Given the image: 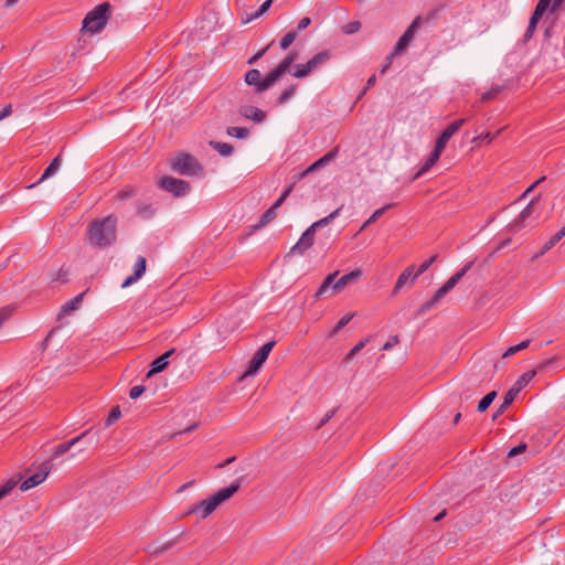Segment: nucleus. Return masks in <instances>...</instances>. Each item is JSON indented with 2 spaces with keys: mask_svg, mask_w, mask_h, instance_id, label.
<instances>
[{
  "mask_svg": "<svg viewBox=\"0 0 565 565\" xmlns=\"http://www.w3.org/2000/svg\"><path fill=\"white\" fill-rule=\"evenodd\" d=\"M174 353V349H171L160 356H158L152 363L147 377L152 376L156 373L162 372L169 364L168 359Z\"/></svg>",
  "mask_w": 565,
  "mask_h": 565,
  "instance_id": "5701e85b",
  "label": "nucleus"
},
{
  "mask_svg": "<svg viewBox=\"0 0 565 565\" xmlns=\"http://www.w3.org/2000/svg\"><path fill=\"white\" fill-rule=\"evenodd\" d=\"M525 450H526V445H525V444H520V445H518V446L513 447V448L509 451L508 457H510V458H511V457H515V456H518V455H520V454L524 452Z\"/></svg>",
  "mask_w": 565,
  "mask_h": 565,
  "instance_id": "13d9d810",
  "label": "nucleus"
},
{
  "mask_svg": "<svg viewBox=\"0 0 565 565\" xmlns=\"http://www.w3.org/2000/svg\"><path fill=\"white\" fill-rule=\"evenodd\" d=\"M226 134L231 137L244 139L249 135V130L244 127H228Z\"/></svg>",
  "mask_w": 565,
  "mask_h": 565,
  "instance_id": "58836bf2",
  "label": "nucleus"
},
{
  "mask_svg": "<svg viewBox=\"0 0 565 565\" xmlns=\"http://www.w3.org/2000/svg\"><path fill=\"white\" fill-rule=\"evenodd\" d=\"M536 371L531 370L523 373L513 386L505 393L504 398L500 407L493 414L492 419L495 420L499 416H501L505 409L514 402L518 394L527 385V383L535 376Z\"/></svg>",
  "mask_w": 565,
  "mask_h": 565,
  "instance_id": "1a4fd4ad",
  "label": "nucleus"
},
{
  "mask_svg": "<svg viewBox=\"0 0 565 565\" xmlns=\"http://www.w3.org/2000/svg\"><path fill=\"white\" fill-rule=\"evenodd\" d=\"M146 267H147L146 258L143 256H139L134 266V274L125 279V281L121 284V287L126 288V287L135 284L136 281H138L146 273Z\"/></svg>",
  "mask_w": 565,
  "mask_h": 565,
  "instance_id": "f3484780",
  "label": "nucleus"
},
{
  "mask_svg": "<svg viewBox=\"0 0 565 565\" xmlns=\"http://www.w3.org/2000/svg\"><path fill=\"white\" fill-rule=\"evenodd\" d=\"M331 57V54L329 51H321L318 54H316L312 58H310L306 64L297 65L296 72L294 73V76L297 78H303L308 76L313 71L321 67L323 64H326Z\"/></svg>",
  "mask_w": 565,
  "mask_h": 565,
  "instance_id": "f8f14e48",
  "label": "nucleus"
},
{
  "mask_svg": "<svg viewBox=\"0 0 565 565\" xmlns=\"http://www.w3.org/2000/svg\"><path fill=\"white\" fill-rule=\"evenodd\" d=\"M564 0H540L532 13L524 35H533L537 22L543 18L544 21H547L559 10Z\"/></svg>",
  "mask_w": 565,
  "mask_h": 565,
  "instance_id": "0eeeda50",
  "label": "nucleus"
},
{
  "mask_svg": "<svg viewBox=\"0 0 565 565\" xmlns=\"http://www.w3.org/2000/svg\"><path fill=\"white\" fill-rule=\"evenodd\" d=\"M238 113L242 117L250 119L256 124L263 122L266 118V114L262 109L250 105L241 106Z\"/></svg>",
  "mask_w": 565,
  "mask_h": 565,
  "instance_id": "aec40b11",
  "label": "nucleus"
},
{
  "mask_svg": "<svg viewBox=\"0 0 565 565\" xmlns=\"http://www.w3.org/2000/svg\"><path fill=\"white\" fill-rule=\"evenodd\" d=\"M335 414V409L329 411L323 418L320 420V423L317 425L316 429H320L323 425H326Z\"/></svg>",
  "mask_w": 565,
  "mask_h": 565,
  "instance_id": "bf43d9fd",
  "label": "nucleus"
},
{
  "mask_svg": "<svg viewBox=\"0 0 565 565\" xmlns=\"http://www.w3.org/2000/svg\"><path fill=\"white\" fill-rule=\"evenodd\" d=\"M121 416V412L119 409V406H115L111 408L106 422H105V425L107 427L111 426L116 420H118Z\"/></svg>",
  "mask_w": 565,
  "mask_h": 565,
  "instance_id": "de8ad7c7",
  "label": "nucleus"
},
{
  "mask_svg": "<svg viewBox=\"0 0 565 565\" xmlns=\"http://www.w3.org/2000/svg\"><path fill=\"white\" fill-rule=\"evenodd\" d=\"M564 0H540L532 13L524 35H533L537 22L543 18L544 21H547L559 10Z\"/></svg>",
  "mask_w": 565,
  "mask_h": 565,
  "instance_id": "6e6552de",
  "label": "nucleus"
},
{
  "mask_svg": "<svg viewBox=\"0 0 565 565\" xmlns=\"http://www.w3.org/2000/svg\"><path fill=\"white\" fill-rule=\"evenodd\" d=\"M436 17V12H429L427 15L422 17L418 15L411 25L405 30V32L402 35H414L415 32H417L420 28V25L426 24L429 25L434 22Z\"/></svg>",
  "mask_w": 565,
  "mask_h": 565,
  "instance_id": "4be33fe9",
  "label": "nucleus"
},
{
  "mask_svg": "<svg viewBox=\"0 0 565 565\" xmlns=\"http://www.w3.org/2000/svg\"><path fill=\"white\" fill-rule=\"evenodd\" d=\"M473 262L467 263L459 271L452 275L436 292L435 295L427 301L420 305L418 308L417 315H423L428 310L433 309L440 301L443 297H445L454 287L459 282V280L467 274V271L471 268Z\"/></svg>",
  "mask_w": 565,
  "mask_h": 565,
  "instance_id": "39448f33",
  "label": "nucleus"
},
{
  "mask_svg": "<svg viewBox=\"0 0 565 565\" xmlns=\"http://www.w3.org/2000/svg\"><path fill=\"white\" fill-rule=\"evenodd\" d=\"M542 194L539 193L536 196H534L530 202L529 204L521 211V213L519 214V216L513 221V223L511 224V227L513 230H520L523 227V223L524 221L531 216V214L533 213V210H534V205L539 202V200L541 199Z\"/></svg>",
  "mask_w": 565,
  "mask_h": 565,
  "instance_id": "a211bd4d",
  "label": "nucleus"
},
{
  "mask_svg": "<svg viewBox=\"0 0 565 565\" xmlns=\"http://www.w3.org/2000/svg\"><path fill=\"white\" fill-rule=\"evenodd\" d=\"M70 274V270L65 267H61L56 275V280H61L63 282L67 281V276Z\"/></svg>",
  "mask_w": 565,
  "mask_h": 565,
  "instance_id": "052dcab7",
  "label": "nucleus"
},
{
  "mask_svg": "<svg viewBox=\"0 0 565 565\" xmlns=\"http://www.w3.org/2000/svg\"><path fill=\"white\" fill-rule=\"evenodd\" d=\"M311 23V20L310 18L308 17H305L302 18L299 22H298V25H297V30L298 32H301L303 31L307 26H309V24Z\"/></svg>",
  "mask_w": 565,
  "mask_h": 565,
  "instance_id": "680f3d73",
  "label": "nucleus"
},
{
  "mask_svg": "<svg viewBox=\"0 0 565 565\" xmlns=\"http://www.w3.org/2000/svg\"><path fill=\"white\" fill-rule=\"evenodd\" d=\"M394 57H395V56H393L392 54H390V55H387V56H386V58H385V63H384V65H383V66L381 67V70H380V73H381V74H384V73H386V72H387V70H388V68L391 67V65H392V61H393V58H394Z\"/></svg>",
  "mask_w": 565,
  "mask_h": 565,
  "instance_id": "0e129e2a",
  "label": "nucleus"
},
{
  "mask_svg": "<svg viewBox=\"0 0 565 565\" xmlns=\"http://www.w3.org/2000/svg\"><path fill=\"white\" fill-rule=\"evenodd\" d=\"M92 433V429H87L85 430L84 433H82L79 436H76L74 438H72L71 440L66 441V443H63V444H60L58 446H56V448L54 449V452H53V459L54 458H57L62 455H64L65 452H67L72 447H74L75 445H77L78 443L81 441H85L86 444H89V435Z\"/></svg>",
  "mask_w": 565,
  "mask_h": 565,
  "instance_id": "2eb2a0df",
  "label": "nucleus"
},
{
  "mask_svg": "<svg viewBox=\"0 0 565 565\" xmlns=\"http://www.w3.org/2000/svg\"><path fill=\"white\" fill-rule=\"evenodd\" d=\"M398 343V337L393 335L390 338V340L383 345L382 350L387 351L391 350L395 344Z\"/></svg>",
  "mask_w": 565,
  "mask_h": 565,
  "instance_id": "e2e57ef3",
  "label": "nucleus"
},
{
  "mask_svg": "<svg viewBox=\"0 0 565 565\" xmlns=\"http://www.w3.org/2000/svg\"><path fill=\"white\" fill-rule=\"evenodd\" d=\"M241 480L242 479L235 480L232 484H230L226 488L220 489L216 493L212 495L217 505L232 498L238 491V489L241 488Z\"/></svg>",
  "mask_w": 565,
  "mask_h": 565,
  "instance_id": "6ab92c4d",
  "label": "nucleus"
},
{
  "mask_svg": "<svg viewBox=\"0 0 565 565\" xmlns=\"http://www.w3.org/2000/svg\"><path fill=\"white\" fill-rule=\"evenodd\" d=\"M495 397H497L495 391H491L484 397H482V399L478 404V408H477L478 412L483 413L484 411H487Z\"/></svg>",
  "mask_w": 565,
  "mask_h": 565,
  "instance_id": "e433bc0d",
  "label": "nucleus"
},
{
  "mask_svg": "<svg viewBox=\"0 0 565 565\" xmlns=\"http://www.w3.org/2000/svg\"><path fill=\"white\" fill-rule=\"evenodd\" d=\"M143 392H145V386H142V385L132 386L129 392V397L132 399H137L138 397H140L142 395Z\"/></svg>",
  "mask_w": 565,
  "mask_h": 565,
  "instance_id": "6e6d98bb",
  "label": "nucleus"
},
{
  "mask_svg": "<svg viewBox=\"0 0 565 565\" xmlns=\"http://www.w3.org/2000/svg\"><path fill=\"white\" fill-rule=\"evenodd\" d=\"M435 164L427 158L418 171L414 174L413 180H417L427 173Z\"/></svg>",
  "mask_w": 565,
  "mask_h": 565,
  "instance_id": "09e8293b",
  "label": "nucleus"
},
{
  "mask_svg": "<svg viewBox=\"0 0 565 565\" xmlns=\"http://www.w3.org/2000/svg\"><path fill=\"white\" fill-rule=\"evenodd\" d=\"M223 24L218 23V14L213 10L204 11L195 23L194 33L196 35H209L222 30Z\"/></svg>",
  "mask_w": 565,
  "mask_h": 565,
  "instance_id": "9d476101",
  "label": "nucleus"
},
{
  "mask_svg": "<svg viewBox=\"0 0 565 565\" xmlns=\"http://www.w3.org/2000/svg\"><path fill=\"white\" fill-rule=\"evenodd\" d=\"M465 124V119H459L451 122L438 137L436 140V145L445 148L449 139L460 129V127Z\"/></svg>",
  "mask_w": 565,
  "mask_h": 565,
  "instance_id": "412c9836",
  "label": "nucleus"
},
{
  "mask_svg": "<svg viewBox=\"0 0 565 565\" xmlns=\"http://www.w3.org/2000/svg\"><path fill=\"white\" fill-rule=\"evenodd\" d=\"M415 275V265H411L398 276L397 281L394 286V294H397L407 282L409 278L413 279Z\"/></svg>",
  "mask_w": 565,
  "mask_h": 565,
  "instance_id": "cd10ccee",
  "label": "nucleus"
},
{
  "mask_svg": "<svg viewBox=\"0 0 565 565\" xmlns=\"http://www.w3.org/2000/svg\"><path fill=\"white\" fill-rule=\"evenodd\" d=\"M295 186V182H292L284 192L282 194L279 196V199L270 206L271 209H274L275 211H277L278 207L281 206V204L286 201V199L289 196V194L291 193L292 189Z\"/></svg>",
  "mask_w": 565,
  "mask_h": 565,
  "instance_id": "a18cd8bd",
  "label": "nucleus"
},
{
  "mask_svg": "<svg viewBox=\"0 0 565 565\" xmlns=\"http://www.w3.org/2000/svg\"><path fill=\"white\" fill-rule=\"evenodd\" d=\"M361 30V23L359 21H352L342 26V32L345 35H352L358 33Z\"/></svg>",
  "mask_w": 565,
  "mask_h": 565,
  "instance_id": "79ce46f5",
  "label": "nucleus"
},
{
  "mask_svg": "<svg viewBox=\"0 0 565 565\" xmlns=\"http://www.w3.org/2000/svg\"><path fill=\"white\" fill-rule=\"evenodd\" d=\"M445 148L443 147H439L438 145L435 143V147H434V150L431 151V153L428 156V159L434 163L436 164L437 161L439 160L443 151H444Z\"/></svg>",
  "mask_w": 565,
  "mask_h": 565,
  "instance_id": "864d4df0",
  "label": "nucleus"
},
{
  "mask_svg": "<svg viewBox=\"0 0 565 565\" xmlns=\"http://www.w3.org/2000/svg\"><path fill=\"white\" fill-rule=\"evenodd\" d=\"M277 216V211H275L274 209L269 207L268 210H266L260 218H259V222L254 226V228L256 230H259L264 226H266L268 223H270L275 217Z\"/></svg>",
  "mask_w": 565,
  "mask_h": 565,
  "instance_id": "72a5a7b5",
  "label": "nucleus"
},
{
  "mask_svg": "<svg viewBox=\"0 0 565 565\" xmlns=\"http://www.w3.org/2000/svg\"><path fill=\"white\" fill-rule=\"evenodd\" d=\"M267 358L268 356L258 349L249 361L248 370L245 375H253L257 373Z\"/></svg>",
  "mask_w": 565,
  "mask_h": 565,
  "instance_id": "a878e982",
  "label": "nucleus"
},
{
  "mask_svg": "<svg viewBox=\"0 0 565 565\" xmlns=\"http://www.w3.org/2000/svg\"><path fill=\"white\" fill-rule=\"evenodd\" d=\"M362 275L360 269H354L349 274L343 275L333 284V292L337 294L341 291L347 285L356 281Z\"/></svg>",
  "mask_w": 565,
  "mask_h": 565,
  "instance_id": "b1692460",
  "label": "nucleus"
},
{
  "mask_svg": "<svg viewBox=\"0 0 565 565\" xmlns=\"http://www.w3.org/2000/svg\"><path fill=\"white\" fill-rule=\"evenodd\" d=\"M12 114V106L9 104L7 105L3 110L0 111V121L4 118L9 117Z\"/></svg>",
  "mask_w": 565,
  "mask_h": 565,
  "instance_id": "774afa93",
  "label": "nucleus"
},
{
  "mask_svg": "<svg viewBox=\"0 0 565 565\" xmlns=\"http://www.w3.org/2000/svg\"><path fill=\"white\" fill-rule=\"evenodd\" d=\"M473 262L467 263L459 271L452 275L436 292L435 295L427 301L420 305L418 308L417 315H423L428 310L433 309L440 301L443 297H445L454 287L459 282V280L467 274V271L471 268Z\"/></svg>",
  "mask_w": 565,
  "mask_h": 565,
  "instance_id": "20e7f679",
  "label": "nucleus"
},
{
  "mask_svg": "<svg viewBox=\"0 0 565 565\" xmlns=\"http://www.w3.org/2000/svg\"><path fill=\"white\" fill-rule=\"evenodd\" d=\"M18 484V481L14 479L8 480L4 484L0 487V500L8 495Z\"/></svg>",
  "mask_w": 565,
  "mask_h": 565,
  "instance_id": "37998d69",
  "label": "nucleus"
},
{
  "mask_svg": "<svg viewBox=\"0 0 565 565\" xmlns=\"http://www.w3.org/2000/svg\"><path fill=\"white\" fill-rule=\"evenodd\" d=\"M546 179V177H541L539 180H536L534 183H532L524 192L523 194L520 196V200L526 198L531 192L534 191V189L541 183L543 182L544 180Z\"/></svg>",
  "mask_w": 565,
  "mask_h": 565,
  "instance_id": "4d7b16f0",
  "label": "nucleus"
},
{
  "mask_svg": "<svg viewBox=\"0 0 565 565\" xmlns=\"http://www.w3.org/2000/svg\"><path fill=\"white\" fill-rule=\"evenodd\" d=\"M338 275V271L335 273H332V274H329L324 280L322 281V284L320 285V287L318 288L316 295H315V298H320L329 288L330 286L333 287V284L335 282L334 279Z\"/></svg>",
  "mask_w": 565,
  "mask_h": 565,
  "instance_id": "473e14b6",
  "label": "nucleus"
},
{
  "mask_svg": "<svg viewBox=\"0 0 565 565\" xmlns=\"http://www.w3.org/2000/svg\"><path fill=\"white\" fill-rule=\"evenodd\" d=\"M296 38H281V41L279 43L280 47L282 50H287L294 42Z\"/></svg>",
  "mask_w": 565,
  "mask_h": 565,
  "instance_id": "338daca9",
  "label": "nucleus"
},
{
  "mask_svg": "<svg viewBox=\"0 0 565 565\" xmlns=\"http://www.w3.org/2000/svg\"><path fill=\"white\" fill-rule=\"evenodd\" d=\"M111 6L103 2L90 10L82 22V30L89 33L102 32L110 17Z\"/></svg>",
  "mask_w": 565,
  "mask_h": 565,
  "instance_id": "7ed1b4c3",
  "label": "nucleus"
},
{
  "mask_svg": "<svg viewBox=\"0 0 565 565\" xmlns=\"http://www.w3.org/2000/svg\"><path fill=\"white\" fill-rule=\"evenodd\" d=\"M52 466H53V463H52L51 460L42 462L38 467V470L34 473L30 475L21 483L20 490L21 491H26V490H30V489L39 486L40 483H42L46 479V477L49 476Z\"/></svg>",
  "mask_w": 565,
  "mask_h": 565,
  "instance_id": "ddd939ff",
  "label": "nucleus"
},
{
  "mask_svg": "<svg viewBox=\"0 0 565 565\" xmlns=\"http://www.w3.org/2000/svg\"><path fill=\"white\" fill-rule=\"evenodd\" d=\"M271 6V0H266L262 3V6L252 13H246L245 15H242L241 22L242 24H246L250 22L253 19H256L264 14Z\"/></svg>",
  "mask_w": 565,
  "mask_h": 565,
  "instance_id": "c85d7f7f",
  "label": "nucleus"
},
{
  "mask_svg": "<svg viewBox=\"0 0 565 565\" xmlns=\"http://www.w3.org/2000/svg\"><path fill=\"white\" fill-rule=\"evenodd\" d=\"M315 234L310 227H308L298 239V242L291 247V254L303 255L315 243Z\"/></svg>",
  "mask_w": 565,
  "mask_h": 565,
  "instance_id": "dca6fc26",
  "label": "nucleus"
},
{
  "mask_svg": "<svg viewBox=\"0 0 565 565\" xmlns=\"http://www.w3.org/2000/svg\"><path fill=\"white\" fill-rule=\"evenodd\" d=\"M341 209L342 207H338L337 210H334L332 213H330L328 216L315 222L313 224H311L309 227L316 232L317 228H321V227H324L327 226L328 224H330L335 217L339 216L340 212H341Z\"/></svg>",
  "mask_w": 565,
  "mask_h": 565,
  "instance_id": "2f4dec72",
  "label": "nucleus"
},
{
  "mask_svg": "<svg viewBox=\"0 0 565 565\" xmlns=\"http://www.w3.org/2000/svg\"><path fill=\"white\" fill-rule=\"evenodd\" d=\"M412 39L413 38H399L397 44L395 45V47L391 54L393 56H396V55L401 54L402 52H404L409 46Z\"/></svg>",
  "mask_w": 565,
  "mask_h": 565,
  "instance_id": "a19ab883",
  "label": "nucleus"
},
{
  "mask_svg": "<svg viewBox=\"0 0 565 565\" xmlns=\"http://www.w3.org/2000/svg\"><path fill=\"white\" fill-rule=\"evenodd\" d=\"M392 206H393V204H386V205L382 206L381 209H377L376 211H374L373 214L369 217V223L376 222L385 213V211H387Z\"/></svg>",
  "mask_w": 565,
  "mask_h": 565,
  "instance_id": "8fccbe9b",
  "label": "nucleus"
},
{
  "mask_svg": "<svg viewBox=\"0 0 565 565\" xmlns=\"http://www.w3.org/2000/svg\"><path fill=\"white\" fill-rule=\"evenodd\" d=\"M500 134V130H497L495 134L487 132L481 134L478 137L473 139L475 142L481 143L483 141L491 142L498 135Z\"/></svg>",
  "mask_w": 565,
  "mask_h": 565,
  "instance_id": "3c124183",
  "label": "nucleus"
},
{
  "mask_svg": "<svg viewBox=\"0 0 565 565\" xmlns=\"http://www.w3.org/2000/svg\"><path fill=\"white\" fill-rule=\"evenodd\" d=\"M438 255L435 254L433 255L430 258H428L427 260H425L419 267L418 269L416 270L413 279H412V284H414L417 279L418 276H420L422 274H424L437 259Z\"/></svg>",
  "mask_w": 565,
  "mask_h": 565,
  "instance_id": "4c0bfd02",
  "label": "nucleus"
},
{
  "mask_svg": "<svg viewBox=\"0 0 565 565\" xmlns=\"http://www.w3.org/2000/svg\"><path fill=\"white\" fill-rule=\"evenodd\" d=\"M60 167H61V158H60V156H57L56 158H54L52 160V162L49 164V167L44 170V172L41 175V178L39 179V181L36 183L29 185L28 188L31 189V188L35 186L36 184L43 182L44 180L49 179L50 177H52L53 174L56 173V171L60 169Z\"/></svg>",
  "mask_w": 565,
  "mask_h": 565,
  "instance_id": "bb28decb",
  "label": "nucleus"
},
{
  "mask_svg": "<svg viewBox=\"0 0 565 565\" xmlns=\"http://www.w3.org/2000/svg\"><path fill=\"white\" fill-rule=\"evenodd\" d=\"M503 89V86H493L489 90L484 92L481 96L482 102H489L493 99L498 94H500Z\"/></svg>",
  "mask_w": 565,
  "mask_h": 565,
  "instance_id": "c03bdc74",
  "label": "nucleus"
},
{
  "mask_svg": "<svg viewBox=\"0 0 565 565\" xmlns=\"http://www.w3.org/2000/svg\"><path fill=\"white\" fill-rule=\"evenodd\" d=\"M138 188L135 185H126L115 194L114 199L120 202L127 201L135 198L138 194Z\"/></svg>",
  "mask_w": 565,
  "mask_h": 565,
  "instance_id": "c756f323",
  "label": "nucleus"
},
{
  "mask_svg": "<svg viewBox=\"0 0 565 565\" xmlns=\"http://www.w3.org/2000/svg\"><path fill=\"white\" fill-rule=\"evenodd\" d=\"M370 341L369 338L366 339H363L361 340L360 342H358L350 351L349 353L345 355L344 358V361L345 362H349L351 361L365 345L366 343Z\"/></svg>",
  "mask_w": 565,
  "mask_h": 565,
  "instance_id": "ea45409f",
  "label": "nucleus"
},
{
  "mask_svg": "<svg viewBox=\"0 0 565 565\" xmlns=\"http://www.w3.org/2000/svg\"><path fill=\"white\" fill-rule=\"evenodd\" d=\"M354 317V313L353 312H349L347 315H344L339 321L338 323L334 326V328L330 331L329 333V338H332L334 337L341 329H343Z\"/></svg>",
  "mask_w": 565,
  "mask_h": 565,
  "instance_id": "c9c22d12",
  "label": "nucleus"
},
{
  "mask_svg": "<svg viewBox=\"0 0 565 565\" xmlns=\"http://www.w3.org/2000/svg\"><path fill=\"white\" fill-rule=\"evenodd\" d=\"M338 154V147L326 153L323 157L315 161L313 168L319 170L320 168L327 166L329 162H331Z\"/></svg>",
  "mask_w": 565,
  "mask_h": 565,
  "instance_id": "f704fd0d",
  "label": "nucleus"
},
{
  "mask_svg": "<svg viewBox=\"0 0 565 565\" xmlns=\"http://www.w3.org/2000/svg\"><path fill=\"white\" fill-rule=\"evenodd\" d=\"M315 171H317V169H316V168H313V164H311V166H309L306 170H303V171H301V172H299V173L295 174V175L292 177V180H294L292 182H295V184H296L298 181L302 180V179H303V178H306L309 173H312V172H315Z\"/></svg>",
  "mask_w": 565,
  "mask_h": 565,
  "instance_id": "5fc2aeb1",
  "label": "nucleus"
},
{
  "mask_svg": "<svg viewBox=\"0 0 565 565\" xmlns=\"http://www.w3.org/2000/svg\"><path fill=\"white\" fill-rule=\"evenodd\" d=\"M158 185L160 189L171 193L175 198L185 196L191 190V185L188 181L170 175L162 177L159 180Z\"/></svg>",
  "mask_w": 565,
  "mask_h": 565,
  "instance_id": "9b49d317",
  "label": "nucleus"
},
{
  "mask_svg": "<svg viewBox=\"0 0 565 565\" xmlns=\"http://www.w3.org/2000/svg\"><path fill=\"white\" fill-rule=\"evenodd\" d=\"M85 292H82L74 297L73 299L66 301L58 313V319L62 318V316L71 315L73 311L77 310L83 301Z\"/></svg>",
  "mask_w": 565,
  "mask_h": 565,
  "instance_id": "393cba45",
  "label": "nucleus"
},
{
  "mask_svg": "<svg viewBox=\"0 0 565 565\" xmlns=\"http://www.w3.org/2000/svg\"><path fill=\"white\" fill-rule=\"evenodd\" d=\"M172 171L185 177H199L203 174V166L195 157L186 152H180L171 159Z\"/></svg>",
  "mask_w": 565,
  "mask_h": 565,
  "instance_id": "423d86ee",
  "label": "nucleus"
},
{
  "mask_svg": "<svg viewBox=\"0 0 565 565\" xmlns=\"http://www.w3.org/2000/svg\"><path fill=\"white\" fill-rule=\"evenodd\" d=\"M296 58L297 53L290 52L263 81H260L262 74L258 70H249L245 75V82L248 85H255L257 92H264L271 87L288 71Z\"/></svg>",
  "mask_w": 565,
  "mask_h": 565,
  "instance_id": "f03ea898",
  "label": "nucleus"
},
{
  "mask_svg": "<svg viewBox=\"0 0 565 565\" xmlns=\"http://www.w3.org/2000/svg\"><path fill=\"white\" fill-rule=\"evenodd\" d=\"M137 213L142 217H151L154 214V209L151 204H139L137 206Z\"/></svg>",
  "mask_w": 565,
  "mask_h": 565,
  "instance_id": "49530a36",
  "label": "nucleus"
},
{
  "mask_svg": "<svg viewBox=\"0 0 565 565\" xmlns=\"http://www.w3.org/2000/svg\"><path fill=\"white\" fill-rule=\"evenodd\" d=\"M294 92H295L294 86L286 88L284 92H281L280 96L278 97L277 104L281 105V104L286 103L292 96Z\"/></svg>",
  "mask_w": 565,
  "mask_h": 565,
  "instance_id": "603ef678",
  "label": "nucleus"
},
{
  "mask_svg": "<svg viewBox=\"0 0 565 565\" xmlns=\"http://www.w3.org/2000/svg\"><path fill=\"white\" fill-rule=\"evenodd\" d=\"M274 345H275V341H269V342L265 343L263 347H260L259 350L268 356L270 351L273 350Z\"/></svg>",
  "mask_w": 565,
  "mask_h": 565,
  "instance_id": "69168bd1",
  "label": "nucleus"
},
{
  "mask_svg": "<svg viewBox=\"0 0 565 565\" xmlns=\"http://www.w3.org/2000/svg\"><path fill=\"white\" fill-rule=\"evenodd\" d=\"M218 505L214 501V499L211 497L207 500H202L201 502L190 507L182 516H188L191 514H198L202 519L207 518L212 512L216 510Z\"/></svg>",
  "mask_w": 565,
  "mask_h": 565,
  "instance_id": "4468645a",
  "label": "nucleus"
},
{
  "mask_svg": "<svg viewBox=\"0 0 565 565\" xmlns=\"http://www.w3.org/2000/svg\"><path fill=\"white\" fill-rule=\"evenodd\" d=\"M116 230L117 217L114 215L93 221L87 232L89 244L98 248L111 245L116 241Z\"/></svg>",
  "mask_w": 565,
  "mask_h": 565,
  "instance_id": "f257e3e1",
  "label": "nucleus"
},
{
  "mask_svg": "<svg viewBox=\"0 0 565 565\" xmlns=\"http://www.w3.org/2000/svg\"><path fill=\"white\" fill-rule=\"evenodd\" d=\"M209 145L222 157H230L234 152V148L231 143L211 140Z\"/></svg>",
  "mask_w": 565,
  "mask_h": 565,
  "instance_id": "7c9ffc66",
  "label": "nucleus"
}]
</instances>
